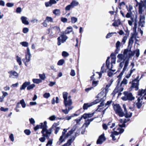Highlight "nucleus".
Listing matches in <instances>:
<instances>
[{
	"label": "nucleus",
	"instance_id": "obj_1",
	"mask_svg": "<svg viewBox=\"0 0 146 146\" xmlns=\"http://www.w3.org/2000/svg\"><path fill=\"white\" fill-rule=\"evenodd\" d=\"M137 2L136 6H139V13L140 14H143L142 17L141 15L140 16V19L139 21V25L141 27H143L145 23V16L144 15H146V6H143L142 4L141 3H138Z\"/></svg>",
	"mask_w": 146,
	"mask_h": 146
},
{
	"label": "nucleus",
	"instance_id": "obj_2",
	"mask_svg": "<svg viewBox=\"0 0 146 146\" xmlns=\"http://www.w3.org/2000/svg\"><path fill=\"white\" fill-rule=\"evenodd\" d=\"M108 88L106 87L105 89H104L102 91L100 92L97 96V98H101L99 101L100 102H102L98 106V108L96 110V111H100V110H98L99 108L104 106L103 102L106 99V94L108 92Z\"/></svg>",
	"mask_w": 146,
	"mask_h": 146
},
{
	"label": "nucleus",
	"instance_id": "obj_3",
	"mask_svg": "<svg viewBox=\"0 0 146 146\" xmlns=\"http://www.w3.org/2000/svg\"><path fill=\"white\" fill-rule=\"evenodd\" d=\"M69 129V128L66 129H63V131L62 132V135L60 137L59 139L60 143H62L65 141L66 139L70 136L76 130V127H73L70 131L66 133Z\"/></svg>",
	"mask_w": 146,
	"mask_h": 146
},
{
	"label": "nucleus",
	"instance_id": "obj_4",
	"mask_svg": "<svg viewBox=\"0 0 146 146\" xmlns=\"http://www.w3.org/2000/svg\"><path fill=\"white\" fill-rule=\"evenodd\" d=\"M56 124L54 123L52 127L48 129H47V125L45 127H44V129L42 130L41 132L42 134V136L46 137L47 139H48L52 132V130L54 127L56 126Z\"/></svg>",
	"mask_w": 146,
	"mask_h": 146
},
{
	"label": "nucleus",
	"instance_id": "obj_5",
	"mask_svg": "<svg viewBox=\"0 0 146 146\" xmlns=\"http://www.w3.org/2000/svg\"><path fill=\"white\" fill-rule=\"evenodd\" d=\"M63 97L64 100L63 103L66 106L69 105H72V100L71 99V96H69L67 97L68 93L66 92H64L63 93Z\"/></svg>",
	"mask_w": 146,
	"mask_h": 146
},
{
	"label": "nucleus",
	"instance_id": "obj_6",
	"mask_svg": "<svg viewBox=\"0 0 146 146\" xmlns=\"http://www.w3.org/2000/svg\"><path fill=\"white\" fill-rule=\"evenodd\" d=\"M111 64H110V63L109 60L110 58V57H108L106 61V65L107 67L110 70H111L112 64L115 63L116 58L115 56L111 54Z\"/></svg>",
	"mask_w": 146,
	"mask_h": 146
},
{
	"label": "nucleus",
	"instance_id": "obj_7",
	"mask_svg": "<svg viewBox=\"0 0 146 146\" xmlns=\"http://www.w3.org/2000/svg\"><path fill=\"white\" fill-rule=\"evenodd\" d=\"M116 129V128H114L113 129V131H112L111 132V134L110 136L112 137V139L113 141H115L116 140V138H115V136L119 134H121L123 133L124 131V129H123L121 128H118L116 129L117 131H115Z\"/></svg>",
	"mask_w": 146,
	"mask_h": 146
},
{
	"label": "nucleus",
	"instance_id": "obj_8",
	"mask_svg": "<svg viewBox=\"0 0 146 146\" xmlns=\"http://www.w3.org/2000/svg\"><path fill=\"white\" fill-rule=\"evenodd\" d=\"M123 93L125 96L121 98L124 101L127 100L132 101L135 99V97L133 96L131 93L124 92Z\"/></svg>",
	"mask_w": 146,
	"mask_h": 146
},
{
	"label": "nucleus",
	"instance_id": "obj_9",
	"mask_svg": "<svg viewBox=\"0 0 146 146\" xmlns=\"http://www.w3.org/2000/svg\"><path fill=\"white\" fill-rule=\"evenodd\" d=\"M113 108L115 113L119 116L122 117L124 116L125 113L119 104L114 105Z\"/></svg>",
	"mask_w": 146,
	"mask_h": 146
},
{
	"label": "nucleus",
	"instance_id": "obj_10",
	"mask_svg": "<svg viewBox=\"0 0 146 146\" xmlns=\"http://www.w3.org/2000/svg\"><path fill=\"white\" fill-rule=\"evenodd\" d=\"M128 50L125 49L123 54H119L117 56V58L118 59V62H120L123 60H125L127 57V54Z\"/></svg>",
	"mask_w": 146,
	"mask_h": 146
},
{
	"label": "nucleus",
	"instance_id": "obj_11",
	"mask_svg": "<svg viewBox=\"0 0 146 146\" xmlns=\"http://www.w3.org/2000/svg\"><path fill=\"white\" fill-rule=\"evenodd\" d=\"M31 57V54L30 50L29 48L28 47L27 49V52L25 53V58L23 59V61L24 63L29 62L30 60Z\"/></svg>",
	"mask_w": 146,
	"mask_h": 146
},
{
	"label": "nucleus",
	"instance_id": "obj_12",
	"mask_svg": "<svg viewBox=\"0 0 146 146\" xmlns=\"http://www.w3.org/2000/svg\"><path fill=\"white\" fill-rule=\"evenodd\" d=\"M100 102L99 99H97L92 102L84 103L83 106V109L84 110H87L88 108L92 106L93 105L95 104Z\"/></svg>",
	"mask_w": 146,
	"mask_h": 146
},
{
	"label": "nucleus",
	"instance_id": "obj_13",
	"mask_svg": "<svg viewBox=\"0 0 146 146\" xmlns=\"http://www.w3.org/2000/svg\"><path fill=\"white\" fill-rule=\"evenodd\" d=\"M64 33L63 34L61 35L60 37L58 38V46L60 45L61 43H63L65 42L68 38L66 35H64Z\"/></svg>",
	"mask_w": 146,
	"mask_h": 146
},
{
	"label": "nucleus",
	"instance_id": "obj_14",
	"mask_svg": "<svg viewBox=\"0 0 146 146\" xmlns=\"http://www.w3.org/2000/svg\"><path fill=\"white\" fill-rule=\"evenodd\" d=\"M123 86L120 84V81L119 80L117 82V83L113 92L116 93L119 92H122L123 90Z\"/></svg>",
	"mask_w": 146,
	"mask_h": 146
},
{
	"label": "nucleus",
	"instance_id": "obj_15",
	"mask_svg": "<svg viewBox=\"0 0 146 146\" xmlns=\"http://www.w3.org/2000/svg\"><path fill=\"white\" fill-rule=\"evenodd\" d=\"M9 77L11 78H17L19 76V74L15 71L12 70L8 72Z\"/></svg>",
	"mask_w": 146,
	"mask_h": 146
},
{
	"label": "nucleus",
	"instance_id": "obj_16",
	"mask_svg": "<svg viewBox=\"0 0 146 146\" xmlns=\"http://www.w3.org/2000/svg\"><path fill=\"white\" fill-rule=\"evenodd\" d=\"M139 80H137V79H135L132 82V85L131 88H135V90H137L139 89Z\"/></svg>",
	"mask_w": 146,
	"mask_h": 146
},
{
	"label": "nucleus",
	"instance_id": "obj_17",
	"mask_svg": "<svg viewBox=\"0 0 146 146\" xmlns=\"http://www.w3.org/2000/svg\"><path fill=\"white\" fill-rule=\"evenodd\" d=\"M106 139L104 134H103L99 137L96 143L97 144H101L106 140Z\"/></svg>",
	"mask_w": 146,
	"mask_h": 146
},
{
	"label": "nucleus",
	"instance_id": "obj_18",
	"mask_svg": "<svg viewBox=\"0 0 146 146\" xmlns=\"http://www.w3.org/2000/svg\"><path fill=\"white\" fill-rule=\"evenodd\" d=\"M64 104L66 108V109L65 110L62 109V111L65 114H67L73 108V107L71 105L66 106L65 104Z\"/></svg>",
	"mask_w": 146,
	"mask_h": 146
},
{
	"label": "nucleus",
	"instance_id": "obj_19",
	"mask_svg": "<svg viewBox=\"0 0 146 146\" xmlns=\"http://www.w3.org/2000/svg\"><path fill=\"white\" fill-rule=\"evenodd\" d=\"M47 125V122L46 121H44V123H40L39 125H37L35 127L34 129L35 131H36L39 129H42L43 130L44 129V127H45Z\"/></svg>",
	"mask_w": 146,
	"mask_h": 146
},
{
	"label": "nucleus",
	"instance_id": "obj_20",
	"mask_svg": "<svg viewBox=\"0 0 146 146\" xmlns=\"http://www.w3.org/2000/svg\"><path fill=\"white\" fill-rule=\"evenodd\" d=\"M144 96L142 97H140L138 98L137 99V102L136 105L138 108L139 109L141 108L142 105V101L143 98Z\"/></svg>",
	"mask_w": 146,
	"mask_h": 146
},
{
	"label": "nucleus",
	"instance_id": "obj_21",
	"mask_svg": "<svg viewBox=\"0 0 146 146\" xmlns=\"http://www.w3.org/2000/svg\"><path fill=\"white\" fill-rule=\"evenodd\" d=\"M143 94H144V99L146 100V89L145 90H143L142 89L139 90L138 92V95L139 96H141Z\"/></svg>",
	"mask_w": 146,
	"mask_h": 146
},
{
	"label": "nucleus",
	"instance_id": "obj_22",
	"mask_svg": "<svg viewBox=\"0 0 146 146\" xmlns=\"http://www.w3.org/2000/svg\"><path fill=\"white\" fill-rule=\"evenodd\" d=\"M21 20L22 23L25 25H28L29 24L27 18L25 16H22L21 17Z\"/></svg>",
	"mask_w": 146,
	"mask_h": 146
},
{
	"label": "nucleus",
	"instance_id": "obj_23",
	"mask_svg": "<svg viewBox=\"0 0 146 146\" xmlns=\"http://www.w3.org/2000/svg\"><path fill=\"white\" fill-rule=\"evenodd\" d=\"M30 82H24L22 86L20 87V90H25L27 87L30 84Z\"/></svg>",
	"mask_w": 146,
	"mask_h": 146
},
{
	"label": "nucleus",
	"instance_id": "obj_24",
	"mask_svg": "<svg viewBox=\"0 0 146 146\" xmlns=\"http://www.w3.org/2000/svg\"><path fill=\"white\" fill-rule=\"evenodd\" d=\"M70 4L73 8L74 7L78 6L79 4V3L76 0H73L71 3Z\"/></svg>",
	"mask_w": 146,
	"mask_h": 146
},
{
	"label": "nucleus",
	"instance_id": "obj_25",
	"mask_svg": "<svg viewBox=\"0 0 146 146\" xmlns=\"http://www.w3.org/2000/svg\"><path fill=\"white\" fill-rule=\"evenodd\" d=\"M120 44L121 43L119 41H117L116 44V49L115 51L116 53L117 54L118 53V51L119 50Z\"/></svg>",
	"mask_w": 146,
	"mask_h": 146
},
{
	"label": "nucleus",
	"instance_id": "obj_26",
	"mask_svg": "<svg viewBox=\"0 0 146 146\" xmlns=\"http://www.w3.org/2000/svg\"><path fill=\"white\" fill-rule=\"evenodd\" d=\"M72 31V28L70 26L67 28L66 29L64 32V33L65 34H68L71 32Z\"/></svg>",
	"mask_w": 146,
	"mask_h": 146
},
{
	"label": "nucleus",
	"instance_id": "obj_27",
	"mask_svg": "<svg viewBox=\"0 0 146 146\" xmlns=\"http://www.w3.org/2000/svg\"><path fill=\"white\" fill-rule=\"evenodd\" d=\"M53 13L56 16H59L60 15L61 12L59 9H55L53 10Z\"/></svg>",
	"mask_w": 146,
	"mask_h": 146
},
{
	"label": "nucleus",
	"instance_id": "obj_28",
	"mask_svg": "<svg viewBox=\"0 0 146 146\" xmlns=\"http://www.w3.org/2000/svg\"><path fill=\"white\" fill-rule=\"evenodd\" d=\"M121 23L120 20L118 19L115 21L114 23H113L112 25L114 27H118L121 24Z\"/></svg>",
	"mask_w": 146,
	"mask_h": 146
},
{
	"label": "nucleus",
	"instance_id": "obj_29",
	"mask_svg": "<svg viewBox=\"0 0 146 146\" xmlns=\"http://www.w3.org/2000/svg\"><path fill=\"white\" fill-rule=\"evenodd\" d=\"M134 39L131 38H130L129 39V40L128 42V47L129 48L131 49L132 46V45L133 44L134 42Z\"/></svg>",
	"mask_w": 146,
	"mask_h": 146
},
{
	"label": "nucleus",
	"instance_id": "obj_30",
	"mask_svg": "<svg viewBox=\"0 0 146 146\" xmlns=\"http://www.w3.org/2000/svg\"><path fill=\"white\" fill-rule=\"evenodd\" d=\"M96 117L92 118L90 119H88L86 120L85 125H86V127H87L89 125L90 123Z\"/></svg>",
	"mask_w": 146,
	"mask_h": 146
},
{
	"label": "nucleus",
	"instance_id": "obj_31",
	"mask_svg": "<svg viewBox=\"0 0 146 146\" xmlns=\"http://www.w3.org/2000/svg\"><path fill=\"white\" fill-rule=\"evenodd\" d=\"M54 123L56 124V126L55 127H54L53 128L55 131V133L56 134L60 130V127H57L59 125L57 123Z\"/></svg>",
	"mask_w": 146,
	"mask_h": 146
},
{
	"label": "nucleus",
	"instance_id": "obj_32",
	"mask_svg": "<svg viewBox=\"0 0 146 146\" xmlns=\"http://www.w3.org/2000/svg\"><path fill=\"white\" fill-rule=\"evenodd\" d=\"M82 119V117H81L79 119H76L74 120V121L76 122V124L73 127H75L76 129V128L77 127V125L80 124V122L81 121Z\"/></svg>",
	"mask_w": 146,
	"mask_h": 146
},
{
	"label": "nucleus",
	"instance_id": "obj_33",
	"mask_svg": "<svg viewBox=\"0 0 146 146\" xmlns=\"http://www.w3.org/2000/svg\"><path fill=\"white\" fill-rule=\"evenodd\" d=\"M32 81L34 83L37 84L41 83L42 82V80L39 79H33Z\"/></svg>",
	"mask_w": 146,
	"mask_h": 146
},
{
	"label": "nucleus",
	"instance_id": "obj_34",
	"mask_svg": "<svg viewBox=\"0 0 146 146\" xmlns=\"http://www.w3.org/2000/svg\"><path fill=\"white\" fill-rule=\"evenodd\" d=\"M16 57L17 58L16 60L17 62L18 63L19 65H21L22 64L21 58L18 55L16 56Z\"/></svg>",
	"mask_w": 146,
	"mask_h": 146
},
{
	"label": "nucleus",
	"instance_id": "obj_35",
	"mask_svg": "<svg viewBox=\"0 0 146 146\" xmlns=\"http://www.w3.org/2000/svg\"><path fill=\"white\" fill-rule=\"evenodd\" d=\"M120 121L121 123H123L122 125H119V126L120 127H125V123L127 122V121L125 120L123 121L122 119H120Z\"/></svg>",
	"mask_w": 146,
	"mask_h": 146
},
{
	"label": "nucleus",
	"instance_id": "obj_36",
	"mask_svg": "<svg viewBox=\"0 0 146 146\" xmlns=\"http://www.w3.org/2000/svg\"><path fill=\"white\" fill-rule=\"evenodd\" d=\"M133 33L131 34V38L134 39H136L137 38V32H133Z\"/></svg>",
	"mask_w": 146,
	"mask_h": 146
},
{
	"label": "nucleus",
	"instance_id": "obj_37",
	"mask_svg": "<svg viewBox=\"0 0 146 146\" xmlns=\"http://www.w3.org/2000/svg\"><path fill=\"white\" fill-rule=\"evenodd\" d=\"M35 86V85L34 84H32L30 85H29L27 87V90H31L32 89L34 88Z\"/></svg>",
	"mask_w": 146,
	"mask_h": 146
},
{
	"label": "nucleus",
	"instance_id": "obj_38",
	"mask_svg": "<svg viewBox=\"0 0 146 146\" xmlns=\"http://www.w3.org/2000/svg\"><path fill=\"white\" fill-rule=\"evenodd\" d=\"M19 103L21 104L23 108H25L26 107V104L24 99H23L21 100Z\"/></svg>",
	"mask_w": 146,
	"mask_h": 146
},
{
	"label": "nucleus",
	"instance_id": "obj_39",
	"mask_svg": "<svg viewBox=\"0 0 146 146\" xmlns=\"http://www.w3.org/2000/svg\"><path fill=\"white\" fill-rule=\"evenodd\" d=\"M127 83V80L125 78H124L122 81L121 82V84H120L122 86H123L125 85H126Z\"/></svg>",
	"mask_w": 146,
	"mask_h": 146
},
{
	"label": "nucleus",
	"instance_id": "obj_40",
	"mask_svg": "<svg viewBox=\"0 0 146 146\" xmlns=\"http://www.w3.org/2000/svg\"><path fill=\"white\" fill-rule=\"evenodd\" d=\"M71 19V22L73 23H76L78 20V19L77 18L74 17H72Z\"/></svg>",
	"mask_w": 146,
	"mask_h": 146
},
{
	"label": "nucleus",
	"instance_id": "obj_41",
	"mask_svg": "<svg viewBox=\"0 0 146 146\" xmlns=\"http://www.w3.org/2000/svg\"><path fill=\"white\" fill-rule=\"evenodd\" d=\"M125 117L126 118H129L131 117L132 113L131 112L127 113V111L125 112Z\"/></svg>",
	"mask_w": 146,
	"mask_h": 146
},
{
	"label": "nucleus",
	"instance_id": "obj_42",
	"mask_svg": "<svg viewBox=\"0 0 146 146\" xmlns=\"http://www.w3.org/2000/svg\"><path fill=\"white\" fill-rule=\"evenodd\" d=\"M64 62L65 61L64 59H61L58 61L57 65L59 66L62 65L64 63Z\"/></svg>",
	"mask_w": 146,
	"mask_h": 146
},
{
	"label": "nucleus",
	"instance_id": "obj_43",
	"mask_svg": "<svg viewBox=\"0 0 146 146\" xmlns=\"http://www.w3.org/2000/svg\"><path fill=\"white\" fill-rule=\"evenodd\" d=\"M136 54V56L137 57H139L140 55V50L138 49H137L134 51V54Z\"/></svg>",
	"mask_w": 146,
	"mask_h": 146
},
{
	"label": "nucleus",
	"instance_id": "obj_44",
	"mask_svg": "<svg viewBox=\"0 0 146 146\" xmlns=\"http://www.w3.org/2000/svg\"><path fill=\"white\" fill-rule=\"evenodd\" d=\"M46 21L48 22H53V19L51 17H47L46 18Z\"/></svg>",
	"mask_w": 146,
	"mask_h": 146
},
{
	"label": "nucleus",
	"instance_id": "obj_45",
	"mask_svg": "<svg viewBox=\"0 0 146 146\" xmlns=\"http://www.w3.org/2000/svg\"><path fill=\"white\" fill-rule=\"evenodd\" d=\"M108 125L109 126V127L110 128H112L115 126V123H112L111 122H109L108 124Z\"/></svg>",
	"mask_w": 146,
	"mask_h": 146
},
{
	"label": "nucleus",
	"instance_id": "obj_46",
	"mask_svg": "<svg viewBox=\"0 0 146 146\" xmlns=\"http://www.w3.org/2000/svg\"><path fill=\"white\" fill-rule=\"evenodd\" d=\"M116 33L115 32H112L109 33L107 34L106 36V38H108L110 37L113 34H116Z\"/></svg>",
	"mask_w": 146,
	"mask_h": 146
},
{
	"label": "nucleus",
	"instance_id": "obj_47",
	"mask_svg": "<svg viewBox=\"0 0 146 146\" xmlns=\"http://www.w3.org/2000/svg\"><path fill=\"white\" fill-rule=\"evenodd\" d=\"M20 44L24 47H27L28 46V43L26 42H23L20 43Z\"/></svg>",
	"mask_w": 146,
	"mask_h": 146
},
{
	"label": "nucleus",
	"instance_id": "obj_48",
	"mask_svg": "<svg viewBox=\"0 0 146 146\" xmlns=\"http://www.w3.org/2000/svg\"><path fill=\"white\" fill-rule=\"evenodd\" d=\"M69 55V54L66 51H63L62 53V55L64 57L68 56Z\"/></svg>",
	"mask_w": 146,
	"mask_h": 146
},
{
	"label": "nucleus",
	"instance_id": "obj_49",
	"mask_svg": "<svg viewBox=\"0 0 146 146\" xmlns=\"http://www.w3.org/2000/svg\"><path fill=\"white\" fill-rule=\"evenodd\" d=\"M56 118V116L54 115H53L50 116L48 119L51 121H53L55 120Z\"/></svg>",
	"mask_w": 146,
	"mask_h": 146
},
{
	"label": "nucleus",
	"instance_id": "obj_50",
	"mask_svg": "<svg viewBox=\"0 0 146 146\" xmlns=\"http://www.w3.org/2000/svg\"><path fill=\"white\" fill-rule=\"evenodd\" d=\"M128 54L129 58L132 57L134 55V51H129Z\"/></svg>",
	"mask_w": 146,
	"mask_h": 146
},
{
	"label": "nucleus",
	"instance_id": "obj_51",
	"mask_svg": "<svg viewBox=\"0 0 146 146\" xmlns=\"http://www.w3.org/2000/svg\"><path fill=\"white\" fill-rule=\"evenodd\" d=\"M130 19L131 20H128V23L129 25L132 26L134 21V19L133 17H131Z\"/></svg>",
	"mask_w": 146,
	"mask_h": 146
},
{
	"label": "nucleus",
	"instance_id": "obj_52",
	"mask_svg": "<svg viewBox=\"0 0 146 146\" xmlns=\"http://www.w3.org/2000/svg\"><path fill=\"white\" fill-rule=\"evenodd\" d=\"M126 7L127 8V10L128 11V12H130L131 13V11L133 9V7L130 5H129V7H127V6H126Z\"/></svg>",
	"mask_w": 146,
	"mask_h": 146
},
{
	"label": "nucleus",
	"instance_id": "obj_53",
	"mask_svg": "<svg viewBox=\"0 0 146 146\" xmlns=\"http://www.w3.org/2000/svg\"><path fill=\"white\" fill-rule=\"evenodd\" d=\"M72 8H73V7H72L70 4L66 7L65 9L66 11H69Z\"/></svg>",
	"mask_w": 146,
	"mask_h": 146
},
{
	"label": "nucleus",
	"instance_id": "obj_54",
	"mask_svg": "<svg viewBox=\"0 0 146 146\" xmlns=\"http://www.w3.org/2000/svg\"><path fill=\"white\" fill-rule=\"evenodd\" d=\"M39 76L41 80H44L46 78L45 75L44 74H39Z\"/></svg>",
	"mask_w": 146,
	"mask_h": 146
},
{
	"label": "nucleus",
	"instance_id": "obj_55",
	"mask_svg": "<svg viewBox=\"0 0 146 146\" xmlns=\"http://www.w3.org/2000/svg\"><path fill=\"white\" fill-rule=\"evenodd\" d=\"M98 80L96 81H93L92 82V85L94 87L98 85Z\"/></svg>",
	"mask_w": 146,
	"mask_h": 146
},
{
	"label": "nucleus",
	"instance_id": "obj_56",
	"mask_svg": "<svg viewBox=\"0 0 146 146\" xmlns=\"http://www.w3.org/2000/svg\"><path fill=\"white\" fill-rule=\"evenodd\" d=\"M127 39V36H124L123 38L122 41V43L123 44H124L125 43L126 41V40Z\"/></svg>",
	"mask_w": 146,
	"mask_h": 146
},
{
	"label": "nucleus",
	"instance_id": "obj_57",
	"mask_svg": "<svg viewBox=\"0 0 146 146\" xmlns=\"http://www.w3.org/2000/svg\"><path fill=\"white\" fill-rule=\"evenodd\" d=\"M53 30L55 31L56 32L59 31H60L59 28L57 26H54L52 28Z\"/></svg>",
	"mask_w": 146,
	"mask_h": 146
},
{
	"label": "nucleus",
	"instance_id": "obj_58",
	"mask_svg": "<svg viewBox=\"0 0 146 146\" xmlns=\"http://www.w3.org/2000/svg\"><path fill=\"white\" fill-rule=\"evenodd\" d=\"M24 132L27 135H29L31 133V131L29 129H25L24 130Z\"/></svg>",
	"mask_w": 146,
	"mask_h": 146
},
{
	"label": "nucleus",
	"instance_id": "obj_59",
	"mask_svg": "<svg viewBox=\"0 0 146 146\" xmlns=\"http://www.w3.org/2000/svg\"><path fill=\"white\" fill-rule=\"evenodd\" d=\"M9 138L12 142H13L14 141V135L13 134H11L9 136Z\"/></svg>",
	"mask_w": 146,
	"mask_h": 146
},
{
	"label": "nucleus",
	"instance_id": "obj_60",
	"mask_svg": "<svg viewBox=\"0 0 146 146\" xmlns=\"http://www.w3.org/2000/svg\"><path fill=\"white\" fill-rule=\"evenodd\" d=\"M1 92L3 94L2 97L3 98V99H4V98L7 96L8 94V93L7 92H5L3 91H2Z\"/></svg>",
	"mask_w": 146,
	"mask_h": 146
},
{
	"label": "nucleus",
	"instance_id": "obj_61",
	"mask_svg": "<svg viewBox=\"0 0 146 146\" xmlns=\"http://www.w3.org/2000/svg\"><path fill=\"white\" fill-rule=\"evenodd\" d=\"M50 96V94L49 93H46L43 96L44 98H49Z\"/></svg>",
	"mask_w": 146,
	"mask_h": 146
},
{
	"label": "nucleus",
	"instance_id": "obj_62",
	"mask_svg": "<svg viewBox=\"0 0 146 146\" xmlns=\"http://www.w3.org/2000/svg\"><path fill=\"white\" fill-rule=\"evenodd\" d=\"M8 110L9 109L8 108H4V107H1L0 108V110L1 111L4 112H5L8 111Z\"/></svg>",
	"mask_w": 146,
	"mask_h": 146
},
{
	"label": "nucleus",
	"instance_id": "obj_63",
	"mask_svg": "<svg viewBox=\"0 0 146 146\" xmlns=\"http://www.w3.org/2000/svg\"><path fill=\"white\" fill-rule=\"evenodd\" d=\"M82 118H83L84 119H86L88 118V113H85L81 117Z\"/></svg>",
	"mask_w": 146,
	"mask_h": 146
},
{
	"label": "nucleus",
	"instance_id": "obj_64",
	"mask_svg": "<svg viewBox=\"0 0 146 146\" xmlns=\"http://www.w3.org/2000/svg\"><path fill=\"white\" fill-rule=\"evenodd\" d=\"M29 29L28 28L25 27L24 28L23 30V33H26L29 31Z\"/></svg>",
	"mask_w": 146,
	"mask_h": 146
}]
</instances>
